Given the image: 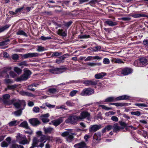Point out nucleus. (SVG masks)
<instances>
[{"label":"nucleus","mask_w":148,"mask_h":148,"mask_svg":"<svg viewBox=\"0 0 148 148\" xmlns=\"http://www.w3.org/2000/svg\"><path fill=\"white\" fill-rule=\"evenodd\" d=\"M51 39L50 36L45 37L43 36H42L40 37V39L43 40H50Z\"/></svg>","instance_id":"54"},{"label":"nucleus","mask_w":148,"mask_h":148,"mask_svg":"<svg viewBox=\"0 0 148 148\" xmlns=\"http://www.w3.org/2000/svg\"><path fill=\"white\" fill-rule=\"evenodd\" d=\"M113 130L114 132H117L120 131L121 130L123 129V127L119 126L117 123H115L113 126Z\"/></svg>","instance_id":"18"},{"label":"nucleus","mask_w":148,"mask_h":148,"mask_svg":"<svg viewBox=\"0 0 148 148\" xmlns=\"http://www.w3.org/2000/svg\"><path fill=\"white\" fill-rule=\"evenodd\" d=\"M16 137V140L18 141L19 143V142L22 140L23 138H25V136L22 135L20 133H18Z\"/></svg>","instance_id":"22"},{"label":"nucleus","mask_w":148,"mask_h":148,"mask_svg":"<svg viewBox=\"0 0 148 148\" xmlns=\"http://www.w3.org/2000/svg\"><path fill=\"white\" fill-rule=\"evenodd\" d=\"M42 55V54H40L38 53H28L21 55V57L23 58L26 59L30 57H36Z\"/></svg>","instance_id":"10"},{"label":"nucleus","mask_w":148,"mask_h":148,"mask_svg":"<svg viewBox=\"0 0 148 148\" xmlns=\"http://www.w3.org/2000/svg\"><path fill=\"white\" fill-rule=\"evenodd\" d=\"M115 114V112L113 111H109L108 112H106L105 114L106 116H108L110 115H114Z\"/></svg>","instance_id":"60"},{"label":"nucleus","mask_w":148,"mask_h":148,"mask_svg":"<svg viewBox=\"0 0 148 148\" xmlns=\"http://www.w3.org/2000/svg\"><path fill=\"white\" fill-rule=\"evenodd\" d=\"M135 105L138 106L139 107H147V105L145 103H136L135 104Z\"/></svg>","instance_id":"46"},{"label":"nucleus","mask_w":148,"mask_h":148,"mask_svg":"<svg viewBox=\"0 0 148 148\" xmlns=\"http://www.w3.org/2000/svg\"><path fill=\"white\" fill-rule=\"evenodd\" d=\"M10 97V95L8 94H6L3 96V102L5 105H10L14 103V101H15V99L9 100L8 99Z\"/></svg>","instance_id":"8"},{"label":"nucleus","mask_w":148,"mask_h":148,"mask_svg":"<svg viewBox=\"0 0 148 148\" xmlns=\"http://www.w3.org/2000/svg\"><path fill=\"white\" fill-rule=\"evenodd\" d=\"M99 107H101L102 109H103L106 110H110L112 109V108H108L104 105H99Z\"/></svg>","instance_id":"44"},{"label":"nucleus","mask_w":148,"mask_h":148,"mask_svg":"<svg viewBox=\"0 0 148 148\" xmlns=\"http://www.w3.org/2000/svg\"><path fill=\"white\" fill-rule=\"evenodd\" d=\"M10 75L12 78L15 77L16 76V74L13 71H10Z\"/></svg>","instance_id":"64"},{"label":"nucleus","mask_w":148,"mask_h":148,"mask_svg":"<svg viewBox=\"0 0 148 148\" xmlns=\"http://www.w3.org/2000/svg\"><path fill=\"white\" fill-rule=\"evenodd\" d=\"M18 124V122H17V121H14L10 122L8 124L9 126H11L17 125Z\"/></svg>","instance_id":"32"},{"label":"nucleus","mask_w":148,"mask_h":148,"mask_svg":"<svg viewBox=\"0 0 148 148\" xmlns=\"http://www.w3.org/2000/svg\"><path fill=\"white\" fill-rule=\"evenodd\" d=\"M21 95L23 96H27L29 97H34V95L32 93H21Z\"/></svg>","instance_id":"38"},{"label":"nucleus","mask_w":148,"mask_h":148,"mask_svg":"<svg viewBox=\"0 0 148 148\" xmlns=\"http://www.w3.org/2000/svg\"><path fill=\"white\" fill-rule=\"evenodd\" d=\"M103 62L105 64H109L110 62L109 59L107 58H105L103 60Z\"/></svg>","instance_id":"63"},{"label":"nucleus","mask_w":148,"mask_h":148,"mask_svg":"<svg viewBox=\"0 0 148 148\" xmlns=\"http://www.w3.org/2000/svg\"><path fill=\"white\" fill-rule=\"evenodd\" d=\"M90 114L87 112L84 111L81 112L80 116H78L79 120L82 119L87 118L89 120Z\"/></svg>","instance_id":"13"},{"label":"nucleus","mask_w":148,"mask_h":148,"mask_svg":"<svg viewBox=\"0 0 148 148\" xmlns=\"http://www.w3.org/2000/svg\"><path fill=\"white\" fill-rule=\"evenodd\" d=\"M12 58L13 60H17L19 58V56L17 54H14L12 55Z\"/></svg>","instance_id":"53"},{"label":"nucleus","mask_w":148,"mask_h":148,"mask_svg":"<svg viewBox=\"0 0 148 148\" xmlns=\"http://www.w3.org/2000/svg\"><path fill=\"white\" fill-rule=\"evenodd\" d=\"M74 147L75 148H86L87 146L85 142L82 141L75 145Z\"/></svg>","instance_id":"15"},{"label":"nucleus","mask_w":148,"mask_h":148,"mask_svg":"<svg viewBox=\"0 0 148 148\" xmlns=\"http://www.w3.org/2000/svg\"><path fill=\"white\" fill-rule=\"evenodd\" d=\"M106 75V73L104 72H101L99 73H97L95 75V78L97 79H99L102 78L103 77Z\"/></svg>","instance_id":"19"},{"label":"nucleus","mask_w":148,"mask_h":148,"mask_svg":"<svg viewBox=\"0 0 148 148\" xmlns=\"http://www.w3.org/2000/svg\"><path fill=\"white\" fill-rule=\"evenodd\" d=\"M104 23L110 26H113L117 25L116 22H113L110 19H108L104 22Z\"/></svg>","instance_id":"20"},{"label":"nucleus","mask_w":148,"mask_h":148,"mask_svg":"<svg viewBox=\"0 0 148 148\" xmlns=\"http://www.w3.org/2000/svg\"><path fill=\"white\" fill-rule=\"evenodd\" d=\"M32 144L33 146L37 147L42 148L44 146V143L41 142L36 137L34 138Z\"/></svg>","instance_id":"9"},{"label":"nucleus","mask_w":148,"mask_h":148,"mask_svg":"<svg viewBox=\"0 0 148 148\" xmlns=\"http://www.w3.org/2000/svg\"><path fill=\"white\" fill-rule=\"evenodd\" d=\"M62 53L61 52H53L52 55V56H58L62 55Z\"/></svg>","instance_id":"48"},{"label":"nucleus","mask_w":148,"mask_h":148,"mask_svg":"<svg viewBox=\"0 0 148 148\" xmlns=\"http://www.w3.org/2000/svg\"><path fill=\"white\" fill-rule=\"evenodd\" d=\"M87 65L91 67L95 66H100L101 64L100 63L87 62L86 63Z\"/></svg>","instance_id":"26"},{"label":"nucleus","mask_w":148,"mask_h":148,"mask_svg":"<svg viewBox=\"0 0 148 148\" xmlns=\"http://www.w3.org/2000/svg\"><path fill=\"white\" fill-rule=\"evenodd\" d=\"M40 109L38 107H34L33 108V111L35 113H38L40 111Z\"/></svg>","instance_id":"55"},{"label":"nucleus","mask_w":148,"mask_h":148,"mask_svg":"<svg viewBox=\"0 0 148 148\" xmlns=\"http://www.w3.org/2000/svg\"><path fill=\"white\" fill-rule=\"evenodd\" d=\"M95 49H93L92 50L93 51L96 52L98 51H100L101 48L100 46L97 45L95 47Z\"/></svg>","instance_id":"58"},{"label":"nucleus","mask_w":148,"mask_h":148,"mask_svg":"<svg viewBox=\"0 0 148 148\" xmlns=\"http://www.w3.org/2000/svg\"><path fill=\"white\" fill-rule=\"evenodd\" d=\"M98 82L97 80L94 79L90 80V86H96L97 85Z\"/></svg>","instance_id":"34"},{"label":"nucleus","mask_w":148,"mask_h":148,"mask_svg":"<svg viewBox=\"0 0 148 148\" xmlns=\"http://www.w3.org/2000/svg\"><path fill=\"white\" fill-rule=\"evenodd\" d=\"M114 62L119 64L123 63L124 62L120 59H116L114 60Z\"/></svg>","instance_id":"52"},{"label":"nucleus","mask_w":148,"mask_h":148,"mask_svg":"<svg viewBox=\"0 0 148 148\" xmlns=\"http://www.w3.org/2000/svg\"><path fill=\"white\" fill-rule=\"evenodd\" d=\"M93 142L95 143H99L101 139V133L99 132L95 133L93 136Z\"/></svg>","instance_id":"12"},{"label":"nucleus","mask_w":148,"mask_h":148,"mask_svg":"<svg viewBox=\"0 0 148 148\" xmlns=\"http://www.w3.org/2000/svg\"><path fill=\"white\" fill-rule=\"evenodd\" d=\"M15 100L14 103L12 104H14L15 108L20 109H22V108H24L26 105L25 102L24 100H18L16 102H15L16 100L15 99Z\"/></svg>","instance_id":"7"},{"label":"nucleus","mask_w":148,"mask_h":148,"mask_svg":"<svg viewBox=\"0 0 148 148\" xmlns=\"http://www.w3.org/2000/svg\"><path fill=\"white\" fill-rule=\"evenodd\" d=\"M90 37L89 35H79L78 36V37L80 39H84L88 38Z\"/></svg>","instance_id":"47"},{"label":"nucleus","mask_w":148,"mask_h":148,"mask_svg":"<svg viewBox=\"0 0 148 148\" xmlns=\"http://www.w3.org/2000/svg\"><path fill=\"white\" fill-rule=\"evenodd\" d=\"M66 105L69 106H72L75 105V103L70 101H68L66 102Z\"/></svg>","instance_id":"45"},{"label":"nucleus","mask_w":148,"mask_h":148,"mask_svg":"<svg viewBox=\"0 0 148 148\" xmlns=\"http://www.w3.org/2000/svg\"><path fill=\"white\" fill-rule=\"evenodd\" d=\"M101 127L100 125H94L90 126L89 130L90 132H95L99 130Z\"/></svg>","instance_id":"17"},{"label":"nucleus","mask_w":148,"mask_h":148,"mask_svg":"<svg viewBox=\"0 0 148 148\" xmlns=\"http://www.w3.org/2000/svg\"><path fill=\"white\" fill-rule=\"evenodd\" d=\"M10 25H6L0 28V33L4 31L5 30L8 28Z\"/></svg>","instance_id":"35"},{"label":"nucleus","mask_w":148,"mask_h":148,"mask_svg":"<svg viewBox=\"0 0 148 148\" xmlns=\"http://www.w3.org/2000/svg\"><path fill=\"white\" fill-rule=\"evenodd\" d=\"M29 141L27 140L26 136L25 138H23L22 140L19 142V143L23 145L28 144L29 143Z\"/></svg>","instance_id":"29"},{"label":"nucleus","mask_w":148,"mask_h":148,"mask_svg":"<svg viewBox=\"0 0 148 148\" xmlns=\"http://www.w3.org/2000/svg\"><path fill=\"white\" fill-rule=\"evenodd\" d=\"M74 134L73 130L71 129H69L61 134V136L65 137L66 140L69 142H70L73 140V135Z\"/></svg>","instance_id":"2"},{"label":"nucleus","mask_w":148,"mask_h":148,"mask_svg":"<svg viewBox=\"0 0 148 148\" xmlns=\"http://www.w3.org/2000/svg\"><path fill=\"white\" fill-rule=\"evenodd\" d=\"M128 104L124 103H115V106L116 107L125 106H128Z\"/></svg>","instance_id":"30"},{"label":"nucleus","mask_w":148,"mask_h":148,"mask_svg":"<svg viewBox=\"0 0 148 148\" xmlns=\"http://www.w3.org/2000/svg\"><path fill=\"white\" fill-rule=\"evenodd\" d=\"M11 67H6L4 68L3 70L0 71V77L4 76V74H7L8 72L11 70Z\"/></svg>","instance_id":"14"},{"label":"nucleus","mask_w":148,"mask_h":148,"mask_svg":"<svg viewBox=\"0 0 148 148\" xmlns=\"http://www.w3.org/2000/svg\"><path fill=\"white\" fill-rule=\"evenodd\" d=\"M148 60L145 57H142L135 60L134 65L137 67H143L145 66L147 64Z\"/></svg>","instance_id":"3"},{"label":"nucleus","mask_w":148,"mask_h":148,"mask_svg":"<svg viewBox=\"0 0 148 148\" xmlns=\"http://www.w3.org/2000/svg\"><path fill=\"white\" fill-rule=\"evenodd\" d=\"M39 140L45 143L46 141V136L42 135L40 138Z\"/></svg>","instance_id":"37"},{"label":"nucleus","mask_w":148,"mask_h":148,"mask_svg":"<svg viewBox=\"0 0 148 148\" xmlns=\"http://www.w3.org/2000/svg\"><path fill=\"white\" fill-rule=\"evenodd\" d=\"M131 114L132 115L139 116L141 115V113L138 111L135 112H131Z\"/></svg>","instance_id":"49"},{"label":"nucleus","mask_w":148,"mask_h":148,"mask_svg":"<svg viewBox=\"0 0 148 148\" xmlns=\"http://www.w3.org/2000/svg\"><path fill=\"white\" fill-rule=\"evenodd\" d=\"M27 89L32 91H34L35 90V89L34 87L32 84L29 85L28 86Z\"/></svg>","instance_id":"56"},{"label":"nucleus","mask_w":148,"mask_h":148,"mask_svg":"<svg viewBox=\"0 0 148 148\" xmlns=\"http://www.w3.org/2000/svg\"><path fill=\"white\" fill-rule=\"evenodd\" d=\"M79 120L78 116H70L69 118L66 120L65 122L66 123H76L78 120Z\"/></svg>","instance_id":"11"},{"label":"nucleus","mask_w":148,"mask_h":148,"mask_svg":"<svg viewBox=\"0 0 148 148\" xmlns=\"http://www.w3.org/2000/svg\"><path fill=\"white\" fill-rule=\"evenodd\" d=\"M9 145V144L5 141H3L1 144V146L2 147H7Z\"/></svg>","instance_id":"51"},{"label":"nucleus","mask_w":148,"mask_h":148,"mask_svg":"<svg viewBox=\"0 0 148 148\" xmlns=\"http://www.w3.org/2000/svg\"><path fill=\"white\" fill-rule=\"evenodd\" d=\"M83 83L86 86H90V80H85L82 81Z\"/></svg>","instance_id":"43"},{"label":"nucleus","mask_w":148,"mask_h":148,"mask_svg":"<svg viewBox=\"0 0 148 148\" xmlns=\"http://www.w3.org/2000/svg\"><path fill=\"white\" fill-rule=\"evenodd\" d=\"M43 130L45 134H50L53 132V129L51 127L45 128L44 127L43 128Z\"/></svg>","instance_id":"23"},{"label":"nucleus","mask_w":148,"mask_h":148,"mask_svg":"<svg viewBox=\"0 0 148 148\" xmlns=\"http://www.w3.org/2000/svg\"><path fill=\"white\" fill-rule=\"evenodd\" d=\"M118 71L121 73V74L123 76L127 75L132 73L133 72V69L131 68L125 67L119 69Z\"/></svg>","instance_id":"5"},{"label":"nucleus","mask_w":148,"mask_h":148,"mask_svg":"<svg viewBox=\"0 0 148 148\" xmlns=\"http://www.w3.org/2000/svg\"><path fill=\"white\" fill-rule=\"evenodd\" d=\"M113 127V126L111 125H108L104 129V130H107L108 131L111 130Z\"/></svg>","instance_id":"62"},{"label":"nucleus","mask_w":148,"mask_h":148,"mask_svg":"<svg viewBox=\"0 0 148 148\" xmlns=\"http://www.w3.org/2000/svg\"><path fill=\"white\" fill-rule=\"evenodd\" d=\"M64 60H62L61 56L59 57L58 59H57L56 60V63L59 64H60L61 63H62L64 62Z\"/></svg>","instance_id":"39"},{"label":"nucleus","mask_w":148,"mask_h":148,"mask_svg":"<svg viewBox=\"0 0 148 148\" xmlns=\"http://www.w3.org/2000/svg\"><path fill=\"white\" fill-rule=\"evenodd\" d=\"M143 44L145 45V47L147 49H148V40H144L143 41Z\"/></svg>","instance_id":"61"},{"label":"nucleus","mask_w":148,"mask_h":148,"mask_svg":"<svg viewBox=\"0 0 148 148\" xmlns=\"http://www.w3.org/2000/svg\"><path fill=\"white\" fill-rule=\"evenodd\" d=\"M19 126L20 127L25 128L26 129H27L29 128V126H28L27 123L26 121H24L22 122Z\"/></svg>","instance_id":"28"},{"label":"nucleus","mask_w":148,"mask_h":148,"mask_svg":"<svg viewBox=\"0 0 148 148\" xmlns=\"http://www.w3.org/2000/svg\"><path fill=\"white\" fill-rule=\"evenodd\" d=\"M111 119L114 122H117L119 120V119L116 116H113L111 118Z\"/></svg>","instance_id":"59"},{"label":"nucleus","mask_w":148,"mask_h":148,"mask_svg":"<svg viewBox=\"0 0 148 148\" xmlns=\"http://www.w3.org/2000/svg\"><path fill=\"white\" fill-rule=\"evenodd\" d=\"M94 90L90 88H85L83 90L82 92H94Z\"/></svg>","instance_id":"25"},{"label":"nucleus","mask_w":148,"mask_h":148,"mask_svg":"<svg viewBox=\"0 0 148 148\" xmlns=\"http://www.w3.org/2000/svg\"><path fill=\"white\" fill-rule=\"evenodd\" d=\"M48 91L49 92H58L57 89L53 88H49L48 89Z\"/></svg>","instance_id":"41"},{"label":"nucleus","mask_w":148,"mask_h":148,"mask_svg":"<svg viewBox=\"0 0 148 148\" xmlns=\"http://www.w3.org/2000/svg\"><path fill=\"white\" fill-rule=\"evenodd\" d=\"M67 69V68L64 66L61 68H56L53 67L52 69L49 70V71L52 74H58L65 72Z\"/></svg>","instance_id":"4"},{"label":"nucleus","mask_w":148,"mask_h":148,"mask_svg":"<svg viewBox=\"0 0 148 148\" xmlns=\"http://www.w3.org/2000/svg\"><path fill=\"white\" fill-rule=\"evenodd\" d=\"M58 34L61 36L65 37L67 35V33L64 31H63L62 29H59L58 31Z\"/></svg>","instance_id":"24"},{"label":"nucleus","mask_w":148,"mask_h":148,"mask_svg":"<svg viewBox=\"0 0 148 148\" xmlns=\"http://www.w3.org/2000/svg\"><path fill=\"white\" fill-rule=\"evenodd\" d=\"M64 117H61L58 119L54 120L52 121L54 125L58 126L63 121V119Z\"/></svg>","instance_id":"21"},{"label":"nucleus","mask_w":148,"mask_h":148,"mask_svg":"<svg viewBox=\"0 0 148 148\" xmlns=\"http://www.w3.org/2000/svg\"><path fill=\"white\" fill-rule=\"evenodd\" d=\"M130 98V96L126 95H122L117 97H111L106 99L104 101L112 102L121 100L128 99Z\"/></svg>","instance_id":"1"},{"label":"nucleus","mask_w":148,"mask_h":148,"mask_svg":"<svg viewBox=\"0 0 148 148\" xmlns=\"http://www.w3.org/2000/svg\"><path fill=\"white\" fill-rule=\"evenodd\" d=\"M131 16L134 18H138L141 17H147L146 15L141 14H132L131 15Z\"/></svg>","instance_id":"27"},{"label":"nucleus","mask_w":148,"mask_h":148,"mask_svg":"<svg viewBox=\"0 0 148 148\" xmlns=\"http://www.w3.org/2000/svg\"><path fill=\"white\" fill-rule=\"evenodd\" d=\"M73 22L71 21H70L67 22H64V26L67 28H68L69 26L71 25Z\"/></svg>","instance_id":"40"},{"label":"nucleus","mask_w":148,"mask_h":148,"mask_svg":"<svg viewBox=\"0 0 148 148\" xmlns=\"http://www.w3.org/2000/svg\"><path fill=\"white\" fill-rule=\"evenodd\" d=\"M14 71L18 74H19L21 73L22 70L17 67H15L14 68Z\"/></svg>","instance_id":"42"},{"label":"nucleus","mask_w":148,"mask_h":148,"mask_svg":"<svg viewBox=\"0 0 148 148\" xmlns=\"http://www.w3.org/2000/svg\"><path fill=\"white\" fill-rule=\"evenodd\" d=\"M10 40L9 39H7L6 40L0 42V46H3L4 45H7L8 44L7 43V42H9Z\"/></svg>","instance_id":"50"},{"label":"nucleus","mask_w":148,"mask_h":148,"mask_svg":"<svg viewBox=\"0 0 148 148\" xmlns=\"http://www.w3.org/2000/svg\"><path fill=\"white\" fill-rule=\"evenodd\" d=\"M37 48V51L38 52H41L44 51L46 50L45 47H42V46H38Z\"/></svg>","instance_id":"36"},{"label":"nucleus","mask_w":148,"mask_h":148,"mask_svg":"<svg viewBox=\"0 0 148 148\" xmlns=\"http://www.w3.org/2000/svg\"><path fill=\"white\" fill-rule=\"evenodd\" d=\"M17 35H23L25 36L26 37L27 36V34L23 31L19 30L16 33Z\"/></svg>","instance_id":"33"},{"label":"nucleus","mask_w":148,"mask_h":148,"mask_svg":"<svg viewBox=\"0 0 148 148\" xmlns=\"http://www.w3.org/2000/svg\"><path fill=\"white\" fill-rule=\"evenodd\" d=\"M29 122L33 126H36L40 124L39 121L37 119L33 118L29 120Z\"/></svg>","instance_id":"16"},{"label":"nucleus","mask_w":148,"mask_h":148,"mask_svg":"<svg viewBox=\"0 0 148 148\" xmlns=\"http://www.w3.org/2000/svg\"><path fill=\"white\" fill-rule=\"evenodd\" d=\"M31 74V72L30 70L25 71L23 74L16 79V81L19 82L23 80H26L29 77V76Z\"/></svg>","instance_id":"6"},{"label":"nucleus","mask_w":148,"mask_h":148,"mask_svg":"<svg viewBox=\"0 0 148 148\" xmlns=\"http://www.w3.org/2000/svg\"><path fill=\"white\" fill-rule=\"evenodd\" d=\"M23 109V108L20 109L14 113V114L16 116H20L21 115L22 110Z\"/></svg>","instance_id":"31"},{"label":"nucleus","mask_w":148,"mask_h":148,"mask_svg":"<svg viewBox=\"0 0 148 148\" xmlns=\"http://www.w3.org/2000/svg\"><path fill=\"white\" fill-rule=\"evenodd\" d=\"M18 65L20 66H27L28 65V64L27 63L26 61H25L19 63Z\"/></svg>","instance_id":"57"}]
</instances>
